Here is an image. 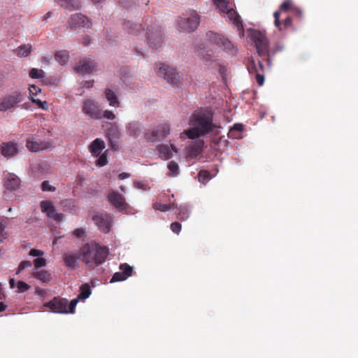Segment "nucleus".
<instances>
[{"label":"nucleus","mask_w":358,"mask_h":358,"mask_svg":"<svg viewBox=\"0 0 358 358\" xmlns=\"http://www.w3.org/2000/svg\"><path fill=\"white\" fill-rule=\"evenodd\" d=\"M120 269L126 278L132 275L133 267L130 266L129 264L126 263L120 264Z\"/></svg>","instance_id":"nucleus-38"},{"label":"nucleus","mask_w":358,"mask_h":358,"mask_svg":"<svg viewBox=\"0 0 358 358\" xmlns=\"http://www.w3.org/2000/svg\"><path fill=\"white\" fill-rule=\"evenodd\" d=\"M6 226V220L3 218H0V242H2L4 239L7 238L8 234L5 231Z\"/></svg>","instance_id":"nucleus-39"},{"label":"nucleus","mask_w":358,"mask_h":358,"mask_svg":"<svg viewBox=\"0 0 358 358\" xmlns=\"http://www.w3.org/2000/svg\"><path fill=\"white\" fill-rule=\"evenodd\" d=\"M46 264H47V261L45 258H43L42 257H38V258L34 259V261H33V265H34L33 269L38 270L42 267L45 266Z\"/></svg>","instance_id":"nucleus-40"},{"label":"nucleus","mask_w":358,"mask_h":358,"mask_svg":"<svg viewBox=\"0 0 358 358\" xmlns=\"http://www.w3.org/2000/svg\"><path fill=\"white\" fill-rule=\"evenodd\" d=\"M6 307L7 306L4 303L0 302V313L4 311Z\"/></svg>","instance_id":"nucleus-62"},{"label":"nucleus","mask_w":358,"mask_h":358,"mask_svg":"<svg viewBox=\"0 0 358 358\" xmlns=\"http://www.w3.org/2000/svg\"><path fill=\"white\" fill-rule=\"evenodd\" d=\"M32 50L31 45L30 44L24 45V57L28 56Z\"/></svg>","instance_id":"nucleus-51"},{"label":"nucleus","mask_w":358,"mask_h":358,"mask_svg":"<svg viewBox=\"0 0 358 358\" xmlns=\"http://www.w3.org/2000/svg\"><path fill=\"white\" fill-rule=\"evenodd\" d=\"M210 178L211 176L206 170H201L198 173V180L201 183H206Z\"/></svg>","instance_id":"nucleus-36"},{"label":"nucleus","mask_w":358,"mask_h":358,"mask_svg":"<svg viewBox=\"0 0 358 358\" xmlns=\"http://www.w3.org/2000/svg\"><path fill=\"white\" fill-rule=\"evenodd\" d=\"M157 73L159 76L162 77L171 84L177 85L180 83V76L178 73L176 71V69L165 64H159V69L157 71Z\"/></svg>","instance_id":"nucleus-8"},{"label":"nucleus","mask_w":358,"mask_h":358,"mask_svg":"<svg viewBox=\"0 0 358 358\" xmlns=\"http://www.w3.org/2000/svg\"><path fill=\"white\" fill-rule=\"evenodd\" d=\"M31 275L34 278L41 281L43 283H48L52 279L51 274L48 271L44 269H32Z\"/></svg>","instance_id":"nucleus-22"},{"label":"nucleus","mask_w":358,"mask_h":358,"mask_svg":"<svg viewBox=\"0 0 358 358\" xmlns=\"http://www.w3.org/2000/svg\"><path fill=\"white\" fill-rule=\"evenodd\" d=\"M292 20L290 17H287L283 22L284 29H287L292 26Z\"/></svg>","instance_id":"nucleus-53"},{"label":"nucleus","mask_w":358,"mask_h":358,"mask_svg":"<svg viewBox=\"0 0 358 358\" xmlns=\"http://www.w3.org/2000/svg\"><path fill=\"white\" fill-rule=\"evenodd\" d=\"M9 284H10V287L11 288L15 287V278H10V280H9Z\"/></svg>","instance_id":"nucleus-60"},{"label":"nucleus","mask_w":358,"mask_h":358,"mask_svg":"<svg viewBox=\"0 0 358 358\" xmlns=\"http://www.w3.org/2000/svg\"><path fill=\"white\" fill-rule=\"evenodd\" d=\"M26 147L29 151L36 152L51 148L52 144L32 136L27 139Z\"/></svg>","instance_id":"nucleus-14"},{"label":"nucleus","mask_w":358,"mask_h":358,"mask_svg":"<svg viewBox=\"0 0 358 358\" xmlns=\"http://www.w3.org/2000/svg\"><path fill=\"white\" fill-rule=\"evenodd\" d=\"M21 99L22 96L20 93H15L6 98H4L1 102L0 110L6 111L15 107L16 104L21 101Z\"/></svg>","instance_id":"nucleus-18"},{"label":"nucleus","mask_w":358,"mask_h":358,"mask_svg":"<svg viewBox=\"0 0 358 358\" xmlns=\"http://www.w3.org/2000/svg\"><path fill=\"white\" fill-rule=\"evenodd\" d=\"M36 292L39 294V295H42L44 294L45 291L42 289H40V288H36Z\"/></svg>","instance_id":"nucleus-64"},{"label":"nucleus","mask_w":358,"mask_h":358,"mask_svg":"<svg viewBox=\"0 0 358 358\" xmlns=\"http://www.w3.org/2000/svg\"><path fill=\"white\" fill-rule=\"evenodd\" d=\"M6 297L4 292L2 290V286L0 283V300L3 299Z\"/></svg>","instance_id":"nucleus-61"},{"label":"nucleus","mask_w":358,"mask_h":358,"mask_svg":"<svg viewBox=\"0 0 358 358\" xmlns=\"http://www.w3.org/2000/svg\"><path fill=\"white\" fill-rule=\"evenodd\" d=\"M63 259L67 267L74 268L77 266L78 259H80V255L78 254L77 256L74 254L66 253L64 254Z\"/></svg>","instance_id":"nucleus-28"},{"label":"nucleus","mask_w":358,"mask_h":358,"mask_svg":"<svg viewBox=\"0 0 358 358\" xmlns=\"http://www.w3.org/2000/svg\"><path fill=\"white\" fill-rule=\"evenodd\" d=\"M80 259L87 268H94L103 264L108 255V250L105 246H100L96 243H86L79 250Z\"/></svg>","instance_id":"nucleus-2"},{"label":"nucleus","mask_w":358,"mask_h":358,"mask_svg":"<svg viewBox=\"0 0 358 358\" xmlns=\"http://www.w3.org/2000/svg\"><path fill=\"white\" fill-rule=\"evenodd\" d=\"M193 127L185 131L189 138L194 139L211 132L213 129V115L207 110L194 112L189 120Z\"/></svg>","instance_id":"nucleus-1"},{"label":"nucleus","mask_w":358,"mask_h":358,"mask_svg":"<svg viewBox=\"0 0 358 358\" xmlns=\"http://www.w3.org/2000/svg\"><path fill=\"white\" fill-rule=\"evenodd\" d=\"M168 169L169 170V176H176L179 174V166H178V164L174 162V161H171L169 164H168Z\"/></svg>","instance_id":"nucleus-35"},{"label":"nucleus","mask_w":358,"mask_h":358,"mask_svg":"<svg viewBox=\"0 0 358 358\" xmlns=\"http://www.w3.org/2000/svg\"><path fill=\"white\" fill-rule=\"evenodd\" d=\"M252 38L255 44L258 55L260 57L268 56V42L264 33L259 30H252Z\"/></svg>","instance_id":"nucleus-4"},{"label":"nucleus","mask_w":358,"mask_h":358,"mask_svg":"<svg viewBox=\"0 0 358 358\" xmlns=\"http://www.w3.org/2000/svg\"><path fill=\"white\" fill-rule=\"evenodd\" d=\"M68 22L71 29L78 27L90 28L92 25V23L87 17L78 13L71 15Z\"/></svg>","instance_id":"nucleus-15"},{"label":"nucleus","mask_w":358,"mask_h":358,"mask_svg":"<svg viewBox=\"0 0 358 358\" xmlns=\"http://www.w3.org/2000/svg\"><path fill=\"white\" fill-rule=\"evenodd\" d=\"M210 57H211L210 55H207L206 57L203 56V60L206 65H208L210 63V62H211Z\"/></svg>","instance_id":"nucleus-56"},{"label":"nucleus","mask_w":358,"mask_h":358,"mask_svg":"<svg viewBox=\"0 0 358 358\" xmlns=\"http://www.w3.org/2000/svg\"><path fill=\"white\" fill-rule=\"evenodd\" d=\"M148 43L152 49L157 50L162 44V32L160 28L148 27Z\"/></svg>","instance_id":"nucleus-9"},{"label":"nucleus","mask_w":358,"mask_h":358,"mask_svg":"<svg viewBox=\"0 0 358 358\" xmlns=\"http://www.w3.org/2000/svg\"><path fill=\"white\" fill-rule=\"evenodd\" d=\"M5 78L3 75L0 74V90L3 88L4 85Z\"/></svg>","instance_id":"nucleus-59"},{"label":"nucleus","mask_w":358,"mask_h":358,"mask_svg":"<svg viewBox=\"0 0 358 358\" xmlns=\"http://www.w3.org/2000/svg\"><path fill=\"white\" fill-rule=\"evenodd\" d=\"M220 11L225 14L229 20L237 28L241 36L244 35V28L241 17L236 10L234 0H213Z\"/></svg>","instance_id":"nucleus-3"},{"label":"nucleus","mask_w":358,"mask_h":358,"mask_svg":"<svg viewBox=\"0 0 358 358\" xmlns=\"http://www.w3.org/2000/svg\"><path fill=\"white\" fill-rule=\"evenodd\" d=\"M17 288L18 289V292H22V280H18L17 282Z\"/></svg>","instance_id":"nucleus-57"},{"label":"nucleus","mask_w":358,"mask_h":358,"mask_svg":"<svg viewBox=\"0 0 358 358\" xmlns=\"http://www.w3.org/2000/svg\"><path fill=\"white\" fill-rule=\"evenodd\" d=\"M108 200L118 211L127 213L129 206L126 202L125 198L117 191L110 189L108 193Z\"/></svg>","instance_id":"nucleus-7"},{"label":"nucleus","mask_w":358,"mask_h":358,"mask_svg":"<svg viewBox=\"0 0 358 358\" xmlns=\"http://www.w3.org/2000/svg\"><path fill=\"white\" fill-rule=\"evenodd\" d=\"M92 220L102 232L108 233L110 231L113 220L110 215L108 213L95 215Z\"/></svg>","instance_id":"nucleus-13"},{"label":"nucleus","mask_w":358,"mask_h":358,"mask_svg":"<svg viewBox=\"0 0 358 358\" xmlns=\"http://www.w3.org/2000/svg\"><path fill=\"white\" fill-rule=\"evenodd\" d=\"M156 149L158 152L159 157L163 160H168L172 158L173 154L178 152V149L173 144H171L169 145L160 144L157 146Z\"/></svg>","instance_id":"nucleus-17"},{"label":"nucleus","mask_w":358,"mask_h":358,"mask_svg":"<svg viewBox=\"0 0 358 358\" xmlns=\"http://www.w3.org/2000/svg\"><path fill=\"white\" fill-rule=\"evenodd\" d=\"M292 13H293L294 15H295L299 18L302 17V16H303L302 10L296 7H294Z\"/></svg>","instance_id":"nucleus-54"},{"label":"nucleus","mask_w":358,"mask_h":358,"mask_svg":"<svg viewBox=\"0 0 358 358\" xmlns=\"http://www.w3.org/2000/svg\"><path fill=\"white\" fill-rule=\"evenodd\" d=\"M178 208V212L176 213L177 218L180 221H185L188 219L189 215V209L186 205H181Z\"/></svg>","instance_id":"nucleus-31"},{"label":"nucleus","mask_w":358,"mask_h":358,"mask_svg":"<svg viewBox=\"0 0 358 358\" xmlns=\"http://www.w3.org/2000/svg\"><path fill=\"white\" fill-rule=\"evenodd\" d=\"M101 117H104L107 120H114L115 118V115L110 110H106L101 112Z\"/></svg>","instance_id":"nucleus-48"},{"label":"nucleus","mask_w":358,"mask_h":358,"mask_svg":"<svg viewBox=\"0 0 358 358\" xmlns=\"http://www.w3.org/2000/svg\"><path fill=\"white\" fill-rule=\"evenodd\" d=\"M95 69V63L90 59L85 58L80 61L78 65L75 67V70L78 73H89L94 71Z\"/></svg>","instance_id":"nucleus-20"},{"label":"nucleus","mask_w":358,"mask_h":358,"mask_svg":"<svg viewBox=\"0 0 358 358\" xmlns=\"http://www.w3.org/2000/svg\"><path fill=\"white\" fill-rule=\"evenodd\" d=\"M172 206H174V203L164 204V203H155L153 205V207L155 210H159L162 212H165V211L170 210L172 208Z\"/></svg>","instance_id":"nucleus-42"},{"label":"nucleus","mask_w":358,"mask_h":358,"mask_svg":"<svg viewBox=\"0 0 358 358\" xmlns=\"http://www.w3.org/2000/svg\"><path fill=\"white\" fill-rule=\"evenodd\" d=\"M29 94L30 99L32 102L36 103L38 108L41 109H47L48 104L46 101H42L40 98L38 97V94L41 93V89L35 85H32L29 87Z\"/></svg>","instance_id":"nucleus-19"},{"label":"nucleus","mask_w":358,"mask_h":358,"mask_svg":"<svg viewBox=\"0 0 358 358\" xmlns=\"http://www.w3.org/2000/svg\"><path fill=\"white\" fill-rule=\"evenodd\" d=\"M209 41L216 45L217 47L224 50L231 51L233 45L231 41L222 35L210 31L207 34Z\"/></svg>","instance_id":"nucleus-11"},{"label":"nucleus","mask_w":358,"mask_h":358,"mask_svg":"<svg viewBox=\"0 0 358 358\" xmlns=\"http://www.w3.org/2000/svg\"><path fill=\"white\" fill-rule=\"evenodd\" d=\"M83 112L92 119L99 120L101 118V110L98 103L87 99L83 102Z\"/></svg>","instance_id":"nucleus-10"},{"label":"nucleus","mask_w":358,"mask_h":358,"mask_svg":"<svg viewBox=\"0 0 358 358\" xmlns=\"http://www.w3.org/2000/svg\"><path fill=\"white\" fill-rule=\"evenodd\" d=\"M33 264V262H31L30 261H24V268L26 267H30Z\"/></svg>","instance_id":"nucleus-63"},{"label":"nucleus","mask_w":358,"mask_h":358,"mask_svg":"<svg viewBox=\"0 0 358 358\" xmlns=\"http://www.w3.org/2000/svg\"><path fill=\"white\" fill-rule=\"evenodd\" d=\"M91 289L88 284H83L80 287V294L78 295V299L79 300H85L87 299L91 294Z\"/></svg>","instance_id":"nucleus-33"},{"label":"nucleus","mask_w":358,"mask_h":358,"mask_svg":"<svg viewBox=\"0 0 358 358\" xmlns=\"http://www.w3.org/2000/svg\"><path fill=\"white\" fill-rule=\"evenodd\" d=\"M104 148L105 143L99 138H96L90 145V151L94 157L99 156Z\"/></svg>","instance_id":"nucleus-23"},{"label":"nucleus","mask_w":358,"mask_h":358,"mask_svg":"<svg viewBox=\"0 0 358 358\" xmlns=\"http://www.w3.org/2000/svg\"><path fill=\"white\" fill-rule=\"evenodd\" d=\"M105 96L107 101L109 102V105L113 107H119L120 103L117 99L115 93L110 89H106Z\"/></svg>","instance_id":"nucleus-29"},{"label":"nucleus","mask_w":358,"mask_h":358,"mask_svg":"<svg viewBox=\"0 0 358 358\" xmlns=\"http://www.w3.org/2000/svg\"><path fill=\"white\" fill-rule=\"evenodd\" d=\"M55 57L56 61L58 62L62 65L66 64L69 59V54L66 50L57 51L55 53Z\"/></svg>","instance_id":"nucleus-32"},{"label":"nucleus","mask_w":358,"mask_h":358,"mask_svg":"<svg viewBox=\"0 0 358 358\" xmlns=\"http://www.w3.org/2000/svg\"><path fill=\"white\" fill-rule=\"evenodd\" d=\"M127 129L129 136L136 138L141 134L142 127L139 122H132L128 124Z\"/></svg>","instance_id":"nucleus-26"},{"label":"nucleus","mask_w":358,"mask_h":358,"mask_svg":"<svg viewBox=\"0 0 358 358\" xmlns=\"http://www.w3.org/2000/svg\"><path fill=\"white\" fill-rule=\"evenodd\" d=\"M78 301H79V299L78 298H76V299L71 300L69 305L67 304L68 313H75V308H76V306Z\"/></svg>","instance_id":"nucleus-44"},{"label":"nucleus","mask_w":358,"mask_h":358,"mask_svg":"<svg viewBox=\"0 0 358 358\" xmlns=\"http://www.w3.org/2000/svg\"><path fill=\"white\" fill-rule=\"evenodd\" d=\"M106 151L99 156L96 161V165L99 166H103L107 164V156L106 155Z\"/></svg>","instance_id":"nucleus-47"},{"label":"nucleus","mask_w":358,"mask_h":358,"mask_svg":"<svg viewBox=\"0 0 358 358\" xmlns=\"http://www.w3.org/2000/svg\"><path fill=\"white\" fill-rule=\"evenodd\" d=\"M41 189L43 192H54L56 188L52 185H50L49 182L48 180H45L41 184Z\"/></svg>","instance_id":"nucleus-45"},{"label":"nucleus","mask_w":358,"mask_h":358,"mask_svg":"<svg viewBox=\"0 0 358 358\" xmlns=\"http://www.w3.org/2000/svg\"><path fill=\"white\" fill-rule=\"evenodd\" d=\"M84 234L85 231L82 228H78L75 229L73 231L74 236H76L77 238L82 237L84 235Z\"/></svg>","instance_id":"nucleus-52"},{"label":"nucleus","mask_w":358,"mask_h":358,"mask_svg":"<svg viewBox=\"0 0 358 358\" xmlns=\"http://www.w3.org/2000/svg\"><path fill=\"white\" fill-rule=\"evenodd\" d=\"M248 69V71L250 74L255 75V78H256V81H257V84L259 86H262L264 83V76L263 74L259 73V71H258L257 67L256 66V64L253 60H252L250 62V64H249Z\"/></svg>","instance_id":"nucleus-24"},{"label":"nucleus","mask_w":358,"mask_h":358,"mask_svg":"<svg viewBox=\"0 0 358 358\" xmlns=\"http://www.w3.org/2000/svg\"><path fill=\"white\" fill-rule=\"evenodd\" d=\"M1 153L5 157H12L17 153V145L12 142L4 143L1 147Z\"/></svg>","instance_id":"nucleus-25"},{"label":"nucleus","mask_w":358,"mask_h":358,"mask_svg":"<svg viewBox=\"0 0 358 358\" xmlns=\"http://www.w3.org/2000/svg\"><path fill=\"white\" fill-rule=\"evenodd\" d=\"M243 130V125L242 124H235L229 131L231 137L238 138L240 136V133Z\"/></svg>","instance_id":"nucleus-34"},{"label":"nucleus","mask_w":358,"mask_h":358,"mask_svg":"<svg viewBox=\"0 0 358 358\" xmlns=\"http://www.w3.org/2000/svg\"><path fill=\"white\" fill-rule=\"evenodd\" d=\"M203 145V141H200L194 145V149L197 153H200L202 151Z\"/></svg>","instance_id":"nucleus-55"},{"label":"nucleus","mask_w":358,"mask_h":358,"mask_svg":"<svg viewBox=\"0 0 358 358\" xmlns=\"http://www.w3.org/2000/svg\"><path fill=\"white\" fill-rule=\"evenodd\" d=\"M40 206L42 212L46 213L48 217L52 218L57 222L63 219V214L56 213L55 208L51 201H42Z\"/></svg>","instance_id":"nucleus-16"},{"label":"nucleus","mask_w":358,"mask_h":358,"mask_svg":"<svg viewBox=\"0 0 358 358\" xmlns=\"http://www.w3.org/2000/svg\"><path fill=\"white\" fill-rule=\"evenodd\" d=\"M127 278L122 272H116L113 275L110 282H119L125 280Z\"/></svg>","instance_id":"nucleus-43"},{"label":"nucleus","mask_w":358,"mask_h":358,"mask_svg":"<svg viewBox=\"0 0 358 358\" xmlns=\"http://www.w3.org/2000/svg\"><path fill=\"white\" fill-rule=\"evenodd\" d=\"M170 133V126L168 124H160L148 131L145 134V138L148 142H156L161 141Z\"/></svg>","instance_id":"nucleus-6"},{"label":"nucleus","mask_w":358,"mask_h":358,"mask_svg":"<svg viewBox=\"0 0 358 358\" xmlns=\"http://www.w3.org/2000/svg\"><path fill=\"white\" fill-rule=\"evenodd\" d=\"M123 26L124 29L129 34L136 35L143 29L141 24H136L131 21L125 22Z\"/></svg>","instance_id":"nucleus-27"},{"label":"nucleus","mask_w":358,"mask_h":358,"mask_svg":"<svg viewBox=\"0 0 358 358\" xmlns=\"http://www.w3.org/2000/svg\"><path fill=\"white\" fill-rule=\"evenodd\" d=\"M294 7L292 0H286L280 6V10L284 12H292Z\"/></svg>","instance_id":"nucleus-41"},{"label":"nucleus","mask_w":358,"mask_h":358,"mask_svg":"<svg viewBox=\"0 0 358 358\" xmlns=\"http://www.w3.org/2000/svg\"><path fill=\"white\" fill-rule=\"evenodd\" d=\"M62 2V6L66 9L73 10L79 8L80 2L78 0H61ZM94 3H99L103 0H92Z\"/></svg>","instance_id":"nucleus-30"},{"label":"nucleus","mask_w":358,"mask_h":358,"mask_svg":"<svg viewBox=\"0 0 358 358\" xmlns=\"http://www.w3.org/2000/svg\"><path fill=\"white\" fill-rule=\"evenodd\" d=\"M200 22V17L195 10H191L188 17H180L178 24L180 29L191 32L194 31Z\"/></svg>","instance_id":"nucleus-5"},{"label":"nucleus","mask_w":358,"mask_h":358,"mask_svg":"<svg viewBox=\"0 0 358 358\" xmlns=\"http://www.w3.org/2000/svg\"><path fill=\"white\" fill-rule=\"evenodd\" d=\"M29 77L34 79L42 78L45 76V73L42 69L33 68L29 71Z\"/></svg>","instance_id":"nucleus-37"},{"label":"nucleus","mask_w":358,"mask_h":358,"mask_svg":"<svg viewBox=\"0 0 358 358\" xmlns=\"http://www.w3.org/2000/svg\"><path fill=\"white\" fill-rule=\"evenodd\" d=\"M171 227V231L173 233L178 234L180 232V231H181L182 226H181V224L180 222H174L171 224V227Z\"/></svg>","instance_id":"nucleus-46"},{"label":"nucleus","mask_w":358,"mask_h":358,"mask_svg":"<svg viewBox=\"0 0 358 358\" xmlns=\"http://www.w3.org/2000/svg\"><path fill=\"white\" fill-rule=\"evenodd\" d=\"M29 255L32 257H37V258H38V257L43 256L44 252L43 250H41L38 249H31L29 251Z\"/></svg>","instance_id":"nucleus-49"},{"label":"nucleus","mask_w":358,"mask_h":358,"mask_svg":"<svg viewBox=\"0 0 358 358\" xmlns=\"http://www.w3.org/2000/svg\"><path fill=\"white\" fill-rule=\"evenodd\" d=\"M129 177V174L127 173H122L119 175L118 178L120 180H124Z\"/></svg>","instance_id":"nucleus-58"},{"label":"nucleus","mask_w":358,"mask_h":358,"mask_svg":"<svg viewBox=\"0 0 358 358\" xmlns=\"http://www.w3.org/2000/svg\"><path fill=\"white\" fill-rule=\"evenodd\" d=\"M280 11H275L273 13V17L275 18L274 24L276 27H278L280 30H281L282 28L280 27L281 23L280 21Z\"/></svg>","instance_id":"nucleus-50"},{"label":"nucleus","mask_w":358,"mask_h":358,"mask_svg":"<svg viewBox=\"0 0 358 358\" xmlns=\"http://www.w3.org/2000/svg\"><path fill=\"white\" fill-rule=\"evenodd\" d=\"M68 300L64 298L54 297L51 301L45 303L52 312L56 313H68Z\"/></svg>","instance_id":"nucleus-12"},{"label":"nucleus","mask_w":358,"mask_h":358,"mask_svg":"<svg viewBox=\"0 0 358 358\" xmlns=\"http://www.w3.org/2000/svg\"><path fill=\"white\" fill-rule=\"evenodd\" d=\"M20 185V179L15 174L8 173L4 179V186L6 189L15 190Z\"/></svg>","instance_id":"nucleus-21"}]
</instances>
